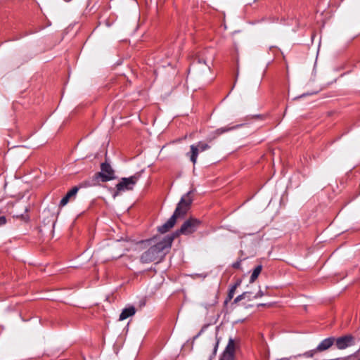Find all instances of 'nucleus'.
Returning <instances> with one entry per match:
<instances>
[{"instance_id":"1","label":"nucleus","mask_w":360,"mask_h":360,"mask_svg":"<svg viewBox=\"0 0 360 360\" xmlns=\"http://www.w3.org/2000/svg\"><path fill=\"white\" fill-rule=\"evenodd\" d=\"M148 243H149L150 248L141 255L140 261L144 264L159 263L169 252L172 244V237L166 236L162 238H154L148 240Z\"/></svg>"},{"instance_id":"2","label":"nucleus","mask_w":360,"mask_h":360,"mask_svg":"<svg viewBox=\"0 0 360 360\" xmlns=\"http://www.w3.org/2000/svg\"><path fill=\"white\" fill-rule=\"evenodd\" d=\"M201 224V221L195 218H189L186 220L183 224L181 226V228L176 231L174 233L167 235V236L172 237V242L174 238L178 237L180 235H190L198 229L200 225Z\"/></svg>"},{"instance_id":"3","label":"nucleus","mask_w":360,"mask_h":360,"mask_svg":"<svg viewBox=\"0 0 360 360\" xmlns=\"http://www.w3.org/2000/svg\"><path fill=\"white\" fill-rule=\"evenodd\" d=\"M101 170L100 172L95 174L92 179L93 182L91 184V186L96 185L99 182V179L103 182H106L115 178L114 170L108 163H102Z\"/></svg>"},{"instance_id":"4","label":"nucleus","mask_w":360,"mask_h":360,"mask_svg":"<svg viewBox=\"0 0 360 360\" xmlns=\"http://www.w3.org/2000/svg\"><path fill=\"white\" fill-rule=\"evenodd\" d=\"M139 177L140 174H136L128 178H122L120 181L116 185V191L113 194V197L115 198L122 192L133 190Z\"/></svg>"},{"instance_id":"5","label":"nucleus","mask_w":360,"mask_h":360,"mask_svg":"<svg viewBox=\"0 0 360 360\" xmlns=\"http://www.w3.org/2000/svg\"><path fill=\"white\" fill-rule=\"evenodd\" d=\"M191 193L192 191H188L182 196L181 200L177 204L176 210L173 214V215L176 218L184 217L190 209L191 205L193 202Z\"/></svg>"},{"instance_id":"6","label":"nucleus","mask_w":360,"mask_h":360,"mask_svg":"<svg viewBox=\"0 0 360 360\" xmlns=\"http://www.w3.org/2000/svg\"><path fill=\"white\" fill-rule=\"evenodd\" d=\"M210 148V146L207 143L200 141L197 145L191 146V152L187 153V155L189 156L191 161L195 165L197 162L198 153L205 151Z\"/></svg>"},{"instance_id":"7","label":"nucleus","mask_w":360,"mask_h":360,"mask_svg":"<svg viewBox=\"0 0 360 360\" xmlns=\"http://www.w3.org/2000/svg\"><path fill=\"white\" fill-rule=\"evenodd\" d=\"M236 343L232 338H229V342L226 347L219 360H235V351Z\"/></svg>"},{"instance_id":"8","label":"nucleus","mask_w":360,"mask_h":360,"mask_svg":"<svg viewBox=\"0 0 360 360\" xmlns=\"http://www.w3.org/2000/svg\"><path fill=\"white\" fill-rule=\"evenodd\" d=\"M335 340V345L339 349H344L354 343V338L352 335L340 337Z\"/></svg>"},{"instance_id":"9","label":"nucleus","mask_w":360,"mask_h":360,"mask_svg":"<svg viewBox=\"0 0 360 360\" xmlns=\"http://www.w3.org/2000/svg\"><path fill=\"white\" fill-rule=\"evenodd\" d=\"M177 218L172 214V216L165 222L163 225L158 227V230L161 233H165L169 231L176 222Z\"/></svg>"},{"instance_id":"10","label":"nucleus","mask_w":360,"mask_h":360,"mask_svg":"<svg viewBox=\"0 0 360 360\" xmlns=\"http://www.w3.org/2000/svg\"><path fill=\"white\" fill-rule=\"evenodd\" d=\"M234 128H235V127H224L219 128V129H216L215 131H212V133H210V134L207 137V141L211 142L214 139H215L217 137H218L219 136L221 135L222 134H224L225 132L229 131L230 130H231Z\"/></svg>"},{"instance_id":"11","label":"nucleus","mask_w":360,"mask_h":360,"mask_svg":"<svg viewBox=\"0 0 360 360\" xmlns=\"http://www.w3.org/2000/svg\"><path fill=\"white\" fill-rule=\"evenodd\" d=\"M79 191V188L77 186L73 187L70 191L67 193V194L61 199L59 205L60 207H63L68 204L70 199L76 195L77 193Z\"/></svg>"},{"instance_id":"12","label":"nucleus","mask_w":360,"mask_h":360,"mask_svg":"<svg viewBox=\"0 0 360 360\" xmlns=\"http://www.w3.org/2000/svg\"><path fill=\"white\" fill-rule=\"evenodd\" d=\"M335 338H328L322 340L320 344L317 346L316 350L318 352H323L330 348L334 343Z\"/></svg>"},{"instance_id":"13","label":"nucleus","mask_w":360,"mask_h":360,"mask_svg":"<svg viewBox=\"0 0 360 360\" xmlns=\"http://www.w3.org/2000/svg\"><path fill=\"white\" fill-rule=\"evenodd\" d=\"M136 313V309L133 306H130L129 307L124 308L119 317V321H124L129 317L134 316Z\"/></svg>"},{"instance_id":"14","label":"nucleus","mask_w":360,"mask_h":360,"mask_svg":"<svg viewBox=\"0 0 360 360\" xmlns=\"http://www.w3.org/2000/svg\"><path fill=\"white\" fill-rule=\"evenodd\" d=\"M262 270V265H258L254 269V270L252 273V275L250 276V283H252L256 281V279L258 278L259 275L260 274Z\"/></svg>"},{"instance_id":"15","label":"nucleus","mask_w":360,"mask_h":360,"mask_svg":"<svg viewBox=\"0 0 360 360\" xmlns=\"http://www.w3.org/2000/svg\"><path fill=\"white\" fill-rule=\"evenodd\" d=\"M198 64L202 66V69L205 74H207L210 72V66L205 63V61L203 59H199Z\"/></svg>"},{"instance_id":"16","label":"nucleus","mask_w":360,"mask_h":360,"mask_svg":"<svg viewBox=\"0 0 360 360\" xmlns=\"http://www.w3.org/2000/svg\"><path fill=\"white\" fill-rule=\"evenodd\" d=\"M236 286H231L229 290L228 296L225 300V304H227L229 301L232 300L236 292Z\"/></svg>"},{"instance_id":"17","label":"nucleus","mask_w":360,"mask_h":360,"mask_svg":"<svg viewBox=\"0 0 360 360\" xmlns=\"http://www.w3.org/2000/svg\"><path fill=\"white\" fill-rule=\"evenodd\" d=\"M250 295V292H245L243 293H242L241 295L237 296L234 301H233V303L234 304H237L238 302H239L240 300L246 298V297H249V295Z\"/></svg>"},{"instance_id":"18","label":"nucleus","mask_w":360,"mask_h":360,"mask_svg":"<svg viewBox=\"0 0 360 360\" xmlns=\"http://www.w3.org/2000/svg\"><path fill=\"white\" fill-rule=\"evenodd\" d=\"M318 352V350H316V348L314 349H311V350H309L308 352H306L303 356H305V357H308V358H311L313 357L315 354H316Z\"/></svg>"},{"instance_id":"19","label":"nucleus","mask_w":360,"mask_h":360,"mask_svg":"<svg viewBox=\"0 0 360 360\" xmlns=\"http://www.w3.org/2000/svg\"><path fill=\"white\" fill-rule=\"evenodd\" d=\"M17 218H20L21 219H22L23 221H29V217L27 214H16L15 216Z\"/></svg>"},{"instance_id":"20","label":"nucleus","mask_w":360,"mask_h":360,"mask_svg":"<svg viewBox=\"0 0 360 360\" xmlns=\"http://www.w3.org/2000/svg\"><path fill=\"white\" fill-rule=\"evenodd\" d=\"M6 221H6V219L5 217H4V216L0 217V226L6 224Z\"/></svg>"},{"instance_id":"21","label":"nucleus","mask_w":360,"mask_h":360,"mask_svg":"<svg viewBox=\"0 0 360 360\" xmlns=\"http://www.w3.org/2000/svg\"><path fill=\"white\" fill-rule=\"evenodd\" d=\"M264 295V293L262 290H259L255 296L254 298L261 297Z\"/></svg>"},{"instance_id":"22","label":"nucleus","mask_w":360,"mask_h":360,"mask_svg":"<svg viewBox=\"0 0 360 360\" xmlns=\"http://www.w3.org/2000/svg\"><path fill=\"white\" fill-rule=\"evenodd\" d=\"M233 267L236 269H239L240 267V262H236L233 264Z\"/></svg>"},{"instance_id":"23","label":"nucleus","mask_w":360,"mask_h":360,"mask_svg":"<svg viewBox=\"0 0 360 360\" xmlns=\"http://www.w3.org/2000/svg\"><path fill=\"white\" fill-rule=\"evenodd\" d=\"M240 283H241V280H238L236 281V283L234 285H233L232 286H236V289H237V288L240 285Z\"/></svg>"},{"instance_id":"24","label":"nucleus","mask_w":360,"mask_h":360,"mask_svg":"<svg viewBox=\"0 0 360 360\" xmlns=\"http://www.w3.org/2000/svg\"><path fill=\"white\" fill-rule=\"evenodd\" d=\"M217 347H218V342H217L216 344H215V346H214V354L216 353L217 349Z\"/></svg>"},{"instance_id":"25","label":"nucleus","mask_w":360,"mask_h":360,"mask_svg":"<svg viewBox=\"0 0 360 360\" xmlns=\"http://www.w3.org/2000/svg\"><path fill=\"white\" fill-rule=\"evenodd\" d=\"M25 212H28V207H25Z\"/></svg>"},{"instance_id":"26","label":"nucleus","mask_w":360,"mask_h":360,"mask_svg":"<svg viewBox=\"0 0 360 360\" xmlns=\"http://www.w3.org/2000/svg\"><path fill=\"white\" fill-rule=\"evenodd\" d=\"M358 360H360V358Z\"/></svg>"}]
</instances>
